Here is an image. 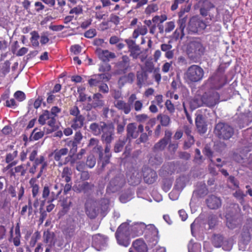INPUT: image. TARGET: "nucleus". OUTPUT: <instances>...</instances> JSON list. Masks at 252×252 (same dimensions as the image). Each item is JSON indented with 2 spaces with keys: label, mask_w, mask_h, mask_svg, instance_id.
<instances>
[{
  "label": "nucleus",
  "mask_w": 252,
  "mask_h": 252,
  "mask_svg": "<svg viewBox=\"0 0 252 252\" xmlns=\"http://www.w3.org/2000/svg\"><path fill=\"white\" fill-rule=\"evenodd\" d=\"M101 126V140L105 143L110 144L114 139V126L112 123L102 124Z\"/></svg>",
  "instance_id": "obj_8"
},
{
  "label": "nucleus",
  "mask_w": 252,
  "mask_h": 252,
  "mask_svg": "<svg viewBox=\"0 0 252 252\" xmlns=\"http://www.w3.org/2000/svg\"><path fill=\"white\" fill-rule=\"evenodd\" d=\"M32 37L31 39V42L33 46L37 47L39 46V42L38 41L39 38L38 33L36 31H33L31 33Z\"/></svg>",
  "instance_id": "obj_51"
},
{
  "label": "nucleus",
  "mask_w": 252,
  "mask_h": 252,
  "mask_svg": "<svg viewBox=\"0 0 252 252\" xmlns=\"http://www.w3.org/2000/svg\"><path fill=\"white\" fill-rule=\"evenodd\" d=\"M96 160L94 157L93 155H90L87 157L86 165L89 168L94 167L95 164Z\"/></svg>",
  "instance_id": "obj_56"
},
{
  "label": "nucleus",
  "mask_w": 252,
  "mask_h": 252,
  "mask_svg": "<svg viewBox=\"0 0 252 252\" xmlns=\"http://www.w3.org/2000/svg\"><path fill=\"white\" fill-rule=\"evenodd\" d=\"M184 13V11H180L179 12V16L180 18L178 20V24L179 25V27L178 28L183 31H184L185 28L186 27V23L187 21V18L186 17L181 18Z\"/></svg>",
  "instance_id": "obj_48"
},
{
  "label": "nucleus",
  "mask_w": 252,
  "mask_h": 252,
  "mask_svg": "<svg viewBox=\"0 0 252 252\" xmlns=\"http://www.w3.org/2000/svg\"><path fill=\"white\" fill-rule=\"evenodd\" d=\"M157 119L158 121H159V125L162 126H168L171 123L170 117L168 115L164 114H159L157 116Z\"/></svg>",
  "instance_id": "obj_35"
},
{
  "label": "nucleus",
  "mask_w": 252,
  "mask_h": 252,
  "mask_svg": "<svg viewBox=\"0 0 252 252\" xmlns=\"http://www.w3.org/2000/svg\"><path fill=\"white\" fill-rule=\"evenodd\" d=\"M85 209L86 214L89 218L91 219L95 218L99 211L96 200L94 198L88 197L85 203Z\"/></svg>",
  "instance_id": "obj_7"
},
{
  "label": "nucleus",
  "mask_w": 252,
  "mask_h": 252,
  "mask_svg": "<svg viewBox=\"0 0 252 252\" xmlns=\"http://www.w3.org/2000/svg\"><path fill=\"white\" fill-rule=\"evenodd\" d=\"M184 35L185 34L183 30L177 28L173 32L172 36L173 38L177 40L179 38L182 39L184 37Z\"/></svg>",
  "instance_id": "obj_62"
},
{
  "label": "nucleus",
  "mask_w": 252,
  "mask_h": 252,
  "mask_svg": "<svg viewBox=\"0 0 252 252\" xmlns=\"http://www.w3.org/2000/svg\"><path fill=\"white\" fill-rule=\"evenodd\" d=\"M143 176L144 182L148 184H153L158 178L157 172L149 167L143 169Z\"/></svg>",
  "instance_id": "obj_15"
},
{
  "label": "nucleus",
  "mask_w": 252,
  "mask_h": 252,
  "mask_svg": "<svg viewBox=\"0 0 252 252\" xmlns=\"http://www.w3.org/2000/svg\"><path fill=\"white\" fill-rule=\"evenodd\" d=\"M68 150L66 148H63L61 149H56L50 154V156H53L54 159L58 163L62 162V157L67 155Z\"/></svg>",
  "instance_id": "obj_25"
},
{
  "label": "nucleus",
  "mask_w": 252,
  "mask_h": 252,
  "mask_svg": "<svg viewBox=\"0 0 252 252\" xmlns=\"http://www.w3.org/2000/svg\"><path fill=\"white\" fill-rule=\"evenodd\" d=\"M223 241L222 236L220 235H214L212 238L213 244L216 247H220L221 246Z\"/></svg>",
  "instance_id": "obj_47"
},
{
  "label": "nucleus",
  "mask_w": 252,
  "mask_h": 252,
  "mask_svg": "<svg viewBox=\"0 0 252 252\" xmlns=\"http://www.w3.org/2000/svg\"><path fill=\"white\" fill-rule=\"evenodd\" d=\"M85 117L83 115L74 117L70 121L71 127L74 130H80L85 125Z\"/></svg>",
  "instance_id": "obj_22"
},
{
  "label": "nucleus",
  "mask_w": 252,
  "mask_h": 252,
  "mask_svg": "<svg viewBox=\"0 0 252 252\" xmlns=\"http://www.w3.org/2000/svg\"><path fill=\"white\" fill-rule=\"evenodd\" d=\"M188 29L191 33L203 32L205 29V22L198 16H193L190 19Z\"/></svg>",
  "instance_id": "obj_11"
},
{
  "label": "nucleus",
  "mask_w": 252,
  "mask_h": 252,
  "mask_svg": "<svg viewBox=\"0 0 252 252\" xmlns=\"http://www.w3.org/2000/svg\"><path fill=\"white\" fill-rule=\"evenodd\" d=\"M14 98L19 102H22L26 99V94L21 91H17L14 94Z\"/></svg>",
  "instance_id": "obj_57"
},
{
  "label": "nucleus",
  "mask_w": 252,
  "mask_h": 252,
  "mask_svg": "<svg viewBox=\"0 0 252 252\" xmlns=\"http://www.w3.org/2000/svg\"><path fill=\"white\" fill-rule=\"evenodd\" d=\"M14 226H12L10 230V236L8 239L9 242H12L15 247H19L21 244V234L20 231V222L16 224L15 232L13 233Z\"/></svg>",
  "instance_id": "obj_14"
},
{
  "label": "nucleus",
  "mask_w": 252,
  "mask_h": 252,
  "mask_svg": "<svg viewBox=\"0 0 252 252\" xmlns=\"http://www.w3.org/2000/svg\"><path fill=\"white\" fill-rule=\"evenodd\" d=\"M211 87L215 90H218L222 87L226 83V78L223 71L218 70L209 80Z\"/></svg>",
  "instance_id": "obj_9"
},
{
  "label": "nucleus",
  "mask_w": 252,
  "mask_h": 252,
  "mask_svg": "<svg viewBox=\"0 0 252 252\" xmlns=\"http://www.w3.org/2000/svg\"><path fill=\"white\" fill-rule=\"evenodd\" d=\"M106 145L105 147L104 152L105 156L102 159V168H104L105 166L110 162V158L111 157V153H110V144L106 143Z\"/></svg>",
  "instance_id": "obj_31"
},
{
  "label": "nucleus",
  "mask_w": 252,
  "mask_h": 252,
  "mask_svg": "<svg viewBox=\"0 0 252 252\" xmlns=\"http://www.w3.org/2000/svg\"><path fill=\"white\" fill-rule=\"evenodd\" d=\"M189 252H201V245L197 243H193L192 240L188 244Z\"/></svg>",
  "instance_id": "obj_42"
},
{
  "label": "nucleus",
  "mask_w": 252,
  "mask_h": 252,
  "mask_svg": "<svg viewBox=\"0 0 252 252\" xmlns=\"http://www.w3.org/2000/svg\"><path fill=\"white\" fill-rule=\"evenodd\" d=\"M205 48L198 41H193L190 43L187 49L189 58L192 62L197 63L204 55Z\"/></svg>",
  "instance_id": "obj_1"
},
{
  "label": "nucleus",
  "mask_w": 252,
  "mask_h": 252,
  "mask_svg": "<svg viewBox=\"0 0 252 252\" xmlns=\"http://www.w3.org/2000/svg\"><path fill=\"white\" fill-rule=\"evenodd\" d=\"M203 157L201 155V153L198 149L195 150V156L193 159L194 162L200 164L203 162Z\"/></svg>",
  "instance_id": "obj_54"
},
{
  "label": "nucleus",
  "mask_w": 252,
  "mask_h": 252,
  "mask_svg": "<svg viewBox=\"0 0 252 252\" xmlns=\"http://www.w3.org/2000/svg\"><path fill=\"white\" fill-rule=\"evenodd\" d=\"M47 121L48 126L52 128V130H56L58 128L56 126V119L52 116L49 111L44 110L39 116L38 122L40 125L43 126L46 123Z\"/></svg>",
  "instance_id": "obj_10"
},
{
  "label": "nucleus",
  "mask_w": 252,
  "mask_h": 252,
  "mask_svg": "<svg viewBox=\"0 0 252 252\" xmlns=\"http://www.w3.org/2000/svg\"><path fill=\"white\" fill-rule=\"evenodd\" d=\"M135 79V74L133 72H129L127 75L121 77L119 80V83L123 85L126 83L132 84Z\"/></svg>",
  "instance_id": "obj_37"
},
{
  "label": "nucleus",
  "mask_w": 252,
  "mask_h": 252,
  "mask_svg": "<svg viewBox=\"0 0 252 252\" xmlns=\"http://www.w3.org/2000/svg\"><path fill=\"white\" fill-rule=\"evenodd\" d=\"M38 128L35 127L32 130L30 136L31 141H36L42 138L44 135V132L42 130L38 131Z\"/></svg>",
  "instance_id": "obj_39"
},
{
  "label": "nucleus",
  "mask_w": 252,
  "mask_h": 252,
  "mask_svg": "<svg viewBox=\"0 0 252 252\" xmlns=\"http://www.w3.org/2000/svg\"><path fill=\"white\" fill-rule=\"evenodd\" d=\"M36 179L34 178H32L30 181L29 183L31 185V187L32 189V197L35 198L38 194L39 187L38 184L35 183Z\"/></svg>",
  "instance_id": "obj_41"
},
{
  "label": "nucleus",
  "mask_w": 252,
  "mask_h": 252,
  "mask_svg": "<svg viewBox=\"0 0 252 252\" xmlns=\"http://www.w3.org/2000/svg\"><path fill=\"white\" fill-rule=\"evenodd\" d=\"M72 171L71 168L65 166L63 168V171L61 173L62 179L65 182H69L72 180Z\"/></svg>",
  "instance_id": "obj_34"
},
{
  "label": "nucleus",
  "mask_w": 252,
  "mask_h": 252,
  "mask_svg": "<svg viewBox=\"0 0 252 252\" xmlns=\"http://www.w3.org/2000/svg\"><path fill=\"white\" fill-rule=\"evenodd\" d=\"M169 142L164 139H161L158 142L156 143L153 148L154 152L162 151L164 150Z\"/></svg>",
  "instance_id": "obj_38"
},
{
  "label": "nucleus",
  "mask_w": 252,
  "mask_h": 252,
  "mask_svg": "<svg viewBox=\"0 0 252 252\" xmlns=\"http://www.w3.org/2000/svg\"><path fill=\"white\" fill-rule=\"evenodd\" d=\"M234 129L230 125L219 123L215 127L214 132L216 136L220 139L223 140L229 139L234 134Z\"/></svg>",
  "instance_id": "obj_5"
},
{
  "label": "nucleus",
  "mask_w": 252,
  "mask_h": 252,
  "mask_svg": "<svg viewBox=\"0 0 252 252\" xmlns=\"http://www.w3.org/2000/svg\"><path fill=\"white\" fill-rule=\"evenodd\" d=\"M118 73L119 74H125L131 68L130 60L127 55H123L121 60L116 64Z\"/></svg>",
  "instance_id": "obj_13"
},
{
  "label": "nucleus",
  "mask_w": 252,
  "mask_h": 252,
  "mask_svg": "<svg viewBox=\"0 0 252 252\" xmlns=\"http://www.w3.org/2000/svg\"><path fill=\"white\" fill-rule=\"evenodd\" d=\"M18 156V151L17 150L14 151L12 153H9L6 154L5 157V162L9 163L12 162L14 159Z\"/></svg>",
  "instance_id": "obj_52"
},
{
  "label": "nucleus",
  "mask_w": 252,
  "mask_h": 252,
  "mask_svg": "<svg viewBox=\"0 0 252 252\" xmlns=\"http://www.w3.org/2000/svg\"><path fill=\"white\" fill-rule=\"evenodd\" d=\"M185 76L188 82L190 83L197 82L203 78L204 70L198 65H191L187 69Z\"/></svg>",
  "instance_id": "obj_4"
},
{
  "label": "nucleus",
  "mask_w": 252,
  "mask_h": 252,
  "mask_svg": "<svg viewBox=\"0 0 252 252\" xmlns=\"http://www.w3.org/2000/svg\"><path fill=\"white\" fill-rule=\"evenodd\" d=\"M158 10V6L156 4H151L149 5L145 9L146 14H151L155 12Z\"/></svg>",
  "instance_id": "obj_64"
},
{
  "label": "nucleus",
  "mask_w": 252,
  "mask_h": 252,
  "mask_svg": "<svg viewBox=\"0 0 252 252\" xmlns=\"http://www.w3.org/2000/svg\"><path fill=\"white\" fill-rule=\"evenodd\" d=\"M146 226L145 223H137L131 226H130L131 230V236L133 237H137L142 235L144 230L146 229Z\"/></svg>",
  "instance_id": "obj_21"
},
{
  "label": "nucleus",
  "mask_w": 252,
  "mask_h": 252,
  "mask_svg": "<svg viewBox=\"0 0 252 252\" xmlns=\"http://www.w3.org/2000/svg\"><path fill=\"white\" fill-rule=\"evenodd\" d=\"M99 205L100 206L99 210L100 209L101 211L104 213L108 208L109 201L106 198H101L99 201Z\"/></svg>",
  "instance_id": "obj_46"
},
{
  "label": "nucleus",
  "mask_w": 252,
  "mask_h": 252,
  "mask_svg": "<svg viewBox=\"0 0 252 252\" xmlns=\"http://www.w3.org/2000/svg\"><path fill=\"white\" fill-rule=\"evenodd\" d=\"M226 148V144L223 142H219L215 144L214 149L218 152H221Z\"/></svg>",
  "instance_id": "obj_63"
},
{
  "label": "nucleus",
  "mask_w": 252,
  "mask_h": 252,
  "mask_svg": "<svg viewBox=\"0 0 252 252\" xmlns=\"http://www.w3.org/2000/svg\"><path fill=\"white\" fill-rule=\"evenodd\" d=\"M204 103V94L202 95L197 94L190 101L189 105L191 109L195 110L201 106Z\"/></svg>",
  "instance_id": "obj_27"
},
{
  "label": "nucleus",
  "mask_w": 252,
  "mask_h": 252,
  "mask_svg": "<svg viewBox=\"0 0 252 252\" xmlns=\"http://www.w3.org/2000/svg\"><path fill=\"white\" fill-rule=\"evenodd\" d=\"M71 202L66 197L63 198L61 203V206L63 207V211L65 212H67L71 205Z\"/></svg>",
  "instance_id": "obj_55"
},
{
  "label": "nucleus",
  "mask_w": 252,
  "mask_h": 252,
  "mask_svg": "<svg viewBox=\"0 0 252 252\" xmlns=\"http://www.w3.org/2000/svg\"><path fill=\"white\" fill-rule=\"evenodd\" d=\"M15 98H10V99H7L5 101V103L4 105L8 108H16L18 106V104L16 102L15 100Z\"/></svg>",
  "instance_id": "obj_58"
},
{
  "label": "nucleus",
  "mask_w": 252,
  "mask_h": 252,
  "mask_svg": "<svg viewBox=\"0 0 252 252\" xmlns=\"http://www.w3.org/2000/svg\"><path fill=\"white\" fill-rule=\"evenodd\" d=\"M128 51L130 53V57H131L133 59H137L141 53L139 46L132 48L129 50Z\"/></svg>",
  "instance_id": "obj_49"
},
{
  "label": "nucleus",
  "mask_w": 252,
  "mask_h": 252,
  "mask_svg": "<svg viewBox=\"0 0 252 252\" xmlns=\"http://www.w3.org/2000/svg\"><path fill=\"white\" fill-rule=\"evenodd\" d=\"M54 237V233L51 232L49 229H48L43 232V242L46 244L51 243L53 241Z\"/></svg>",
  "instance_id": "obj_40"
},
{
  "label": "nucleus",
  "mask_w": 252,
  "mask_h": 252,
  "mask_svg": "<svg viewBox=\"0 0 252 252\" xmlns=\"http://www.w3.org/2000/svg\"><path fill=\"white\" fill-rule=\"evenodd\" d=\"M138 135L136 124L134 123L128 124L126 126V136L125 138L130 141L131 139H135Z\"/></svg>",
  "instance_id": "obj_20"
},
{
  "label": "nucleus",
  "mask_w": 252,
  "mask_h": 252,
  "mask_svg": "<svg viewBox=\"0 0 252 252\" xmlns=\"http://www.w3.org/2000/svg\"><path fill=\"white\" fill-rule=\"evenodd\" d=\"M99 140L95 138H91L89 140L88 147H93V151L98 154L99 158H103V148L101 145H98Z\"/></svg>",
  "instance_id": "obj_19"
},
{
  "label": "nucleus",
  "mask_w": 252,
  "mask_h": 252,
  "mask_svg": "<svg viewBox=\"0 0 252 252\" xmlns=\"http://www.w3.org/2000/svg\"><path fill=\"white\" fill-rule=\"evenodd\" d=\"M220 95L218 93L214 92L211 95L206 99V106L212 107L215 106L219 102Z\"/></svg>",
  "instance_id": "obj_29"
},
{
  "label": "nucleus",
  "mask_w": 252,
  "mask_h": 252,
  "mask_svg": "<svg viewBox=\"0 0 252 252\" xmlns=\"http://www.w3.org/2000/svg\"><path fill=\"white\" fill-rule=\"evenodd\" d=\"M205 197V184L204 183H198L197 184L196 188L194 190L192 194V198L194 200L199 201Z\"/></svg>",
  "instance_id": "obj_23"
},
{
  "label": "nucleus",
  "mask_w": 252,
  "mask_h": 252,
  "mask_svg": "<svg viewBox=\"0 0 252 252\" xmlns=\"http://www.w3.org/2000/svg\"><path fill=\"white\" fill-rule=\"evenodd\" d=\"M130 230V226L126 222L122 223L118 227L115 233V237L119 245L126 247L129 245V236L131 235Z\"/></svg>",
  "instance_id": "obj_2"
},
{
  "label": "nucleus",
  "mask_w": 252,
  "mask_h": 252,
  "mask_svg": "<svg viewBox=\"0 0 252 252\" xmlns=\"http://www.w3.org/2000/svg\"><path fill=\"white\" fill-rule=\"evenodd\" d=\"M137 85L141 88L145 84L148 78V75L144 71H138L136 74Z\"/></svg>",
  "instance_id": "obj_32"
},
{
  "label": "nucleus",
  "mask_w": 252,
  "mask_h": 252,
  "mask_svg": "<svg viewBox=\"0 0 252 252\" xmlns=\"http://www.w3.org/2000/svg\"><path fill=\"white\" fill-rule=\"evenodd\" d=\"M33 164L38 167L41 165L39 171L36 176V178H39L42 175L44 170H46L48 166L47 161L45 160V157L43 155H40L35 160H33Z\"/></svg>",
  "instance_id": "obj_17"
},
{
  "label": "nucleus",
  "mask_w": 252,
  "mask_h": 252,
  "mask_svg": "<svg viewBox=\"0 0 252 252\" xmlns=\"http://www.w3.org/2000/svg\"><path fill=\"white\" fill-rule=\"evenodd\" d=\"M121 178L119 176H116L112 179L109 182L107 187L106 191L109 193H114L116 192L120 187L119 183Z\"/></svg>",
  "instance_id": "obj_26"
},
{
  "label": "nucleus",
  "mask_w": 252,
  "mask_h": 252,
  "mask_svg": "<svg viewBox=\"0 0 252 252\" xmlns=\"http://www.w3.org/2000/svg\"><path fill=\"white\" fill-rule=\"evenodd\" d=\"M14 171H11L10 175L11 176H15V173H20L21 176H24L26 173V170L25 169L23 165L17 166L14 168Z\"/></svg>",
  "instance_id": "obj_45"
},
{
  "label": "nucleus",
  "mask_w": 252,
  "mask_h": 252,
  "mask_svg": "<svg viewBox=\"0 0 252 252\" xmlns=\"http://www.w3.org/2000/svg\"><path fill=\"white\" fill-rule=\"evenodd\" d=\"M206 202L208 207L211 209H217L221 205L220 199L214 195L209 196Z\"/></svg>",
  "instance_id": "obj_24"
},
{
  "label": "nucleus",
  "mask_w": 252,
  "mask_h": 252,
  "mask_svg": "<svg viewBox=\"0 0 252 252\" xmlns=\"http://www.w3.org/2000/svg\"><path fill=\"white\" fill-rule=\"evenodd\" d=\"M132 246L136 252H147L148 251L147 245L142 239H138L133 241Z\"/></svg>",
  "instance_id": "obj_28"
},
{
  "label": "nucleus",
  "mask_w": 252,
  "mask_h": 252,
  "mask_svg": "<svg viewBox=\"0 0 252 252\" xmlns=\"http://www.w3.org/2000/svg\"><path fill=\"white\" fill-rule=\"evenodd\" d=\"M51 189V194L47 200V203H51L56 200L62 192V189H59L58 185L55 184Z\"/></svg>",
  "instance_id": "obj_30"
},
{
  "label": "nucleus",
  "mask_w": 252,
  "mask_h": 252,
  "mask_svg": "<svg viewBox=\"0 0 252 252\" xmlns=\"http://www.w3.org/2000/svg\"><path fill=\"white\" fill-rule=\"evenodd\" d=\"M192 235L198 240L202 241L204 238L205 219L203 215L200 214L190 224Z\"/></svg>",
  "instance_id": "obj_3"
},
{
  "label": "nucleus",
  "mask_w": 252,
  "mask_h": 252,
  "mask_svg": "<svg viewBox=\"0 0 252 252\" xmlns=\"http://www.w3.org/2000/svg\"><path fill=\"white\" fill-rule=\"evenodd\" d=\"M50 191L51 189H50L48 185H45L43 187L42 192V197L44 199V200H46L47 199H48L51 194Z\"/></svg>",
  "instance_id": "obj_59"
},
{
  "label": "nucleus",
  "mask_w": 252,
  "mask_h": 252,
  "mask_svg": "<svg viewBox=\"0 0 252 252\" xmlns=\"http://www.w3.org/2000/svg\"><path fill=\"white\" fill-rule=\"evenodd\" d=\"M195 125L197 131L200 134L205 133V118L198 110L196 113Z\"/></svg>",
  "instance_id": "obj_18"
},
{
  "label": "nucleus",
  "mask_w": 252,
  "mask_h": 252,
  "mask_svg": "<svg viewBox=\"0 0 252 252\" xmlns=\"http://www.w3.org/2000/svg\"><path fill=\"white\" fill-rule=\"evenodd\" d=\"M128 182L131 186H136L140 184L141 182V177L138 172L135 171L132 174L127 176Z\"/></svg>",
  "instance_id": "obj_33"
},
{
  "label": "nucleus",
  "mask_w": 252,
  "mask_h": 252,
  "mask_svg": "<svg viewBox=\"0 0 252 252\" xmlns=\"http://www.w3.org/2000/svg\"><path fill=\"white\" fill-rule=\"evenodd\" d=\"M95 76L97 77L98 80H100V83L101 82H108L111 78V75L109 73H101L97 74Z\"/></svg>",
  "instance_id": "obj_53"
},
{
  "label": "nucleus",
  "mask_w": 252,
  "mask_h": 252,
  "mask_svg": "<svg viewBox=\"0 0 252 252\" xmlns=\"http://www.w3.org/2000/svg\"><path fill=\"white\" fill-rule=\"evenodd\" d=\"M111 69V66L110 64L104 62L100 65L98 70L100 72L108 73V72L110 71Z\"/></svg>",
  "instance_id": "obj_60"
},
{
  "label": "nucleus",
  "mask_w": 252,
  "mask_h": 252,
  "mask_svg": "<svg viewBox=\"0 0 252 252\" xmlns=\"http://www.w3.org/2000/svg\"><path fill=\"white\" fill-rule=\"evenodd\" d=\"M94 185L91 182H83L73 187V190L77 193H83L84 194L91 195L94 191Z\"/></svg>",
  "instance_id": "obj_12"
},
{
  "label": "nucleus",
  "mask_w": 252,
  "mask_h": 252,
  "mask_svg": "<svg viewBox=\"0 0 252 252\" xmlns=\"http://www.w3.org/2000/svg\"><path fill=\"white\" fill-rule=\"evenodd\" d=\"M104 122H100L99 123H93L90 125V129L94 135H99L101 133V126Z\"/></svg>",
  "instance_id": "obj_36"
},
{
  "label": "nucleus",
  "mask_w": 252,
  "mask_h": 252,
  "mask_svg": "<svg viewBox=\"0 0 252 252\" xmlns=\"http://www.w3.org/2000/svg\"><path fill=\"white\" fill-rule=\"evenodd\" d=\"M226 225L230 229H233L239 224V221L234 218H229L228 216H226Z\"/></svg>",
  "instance_id": "obj_44"
},
{
  "label": "nucleus",
  "mask_w": 252,
  "mask_h": 252,
  "mask_svg": "<svg viewBox=\"0 0 252 252\" xmlns=\"http://www.w3.org/2000/svg\"><path fill=\"white\" fill-rule=\"evenodd\" d=\"M195 140L193 136L187 137V140L184 142V149H188L194 144Z\"/></svg>",
  "instance_id": "obj_61"
},
{
  "label": "nucleus",
  "mask_w": 252,
  "mask_h": 252,
  "mask_svg": "<svg viewBox=\"0 0 252 252\" xmlns=\"http://www.w3.org/2000/svg\"><path fill=\"white\" fill-rule=\"evenodd\" d=\"M95 53L98 58L103 62H108L110 59L116 58V55L114 53L110 52L107 50H102L100 48L96 49Z\"/></svg>",
  "instance_id": "obj_16"
},
{
  "label": "nucleus",
  "mask_w": 252,
  "mask_h": 252,
  "mask_svg": "<svg viewBox=\"0 0 252 252\" xmlns=\"http://www.w3.org/2000/svg\"><path fill=\"white\" fill-rule=\"evenodd\" d=\"M136 99H137L136 95L132 94L128 97L127 102L123 100H118L114 102V106L118 110L127 115L130 112L132 105Z\"/></svg>",
  "instance_id": "obj_6"
},
{
  "label": "nucleus",
  "mask_w": 252,
  "mask_h": 252,
  "mask_svg": "<svg viewBox=\"0 0 252 252\" xmlns=\"http://www.w3.org/2000/svg\"><path fill=\"white\" fill-rule=\"evenodd\" d=\"M78 144L77 143L76 141L73 140H69L67 141L66 145L68 147L70 148V153L72 155H74L75 153L77 152V145Z\"/></svg>",
  "instance_id": "obj_50"
},
{
  "label": "nucleus",
  "mask_w": 252,
  "mask_h": 252,
  "mask_svg": "<svg viewBox=\"0 0 252 252\" xmlns=\"http://www.w3.org/2000/svg\"><path fill=\"white\" fill-rule=\"evenodd\" d=\"M126 138L124 137L122 139H119L115 144L114 151L115 153H119L122 151L124 145L127 142Z\"/></svg>",
  "instance_id": "obj_43"
}]
</instances>
